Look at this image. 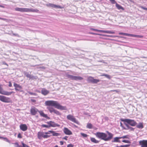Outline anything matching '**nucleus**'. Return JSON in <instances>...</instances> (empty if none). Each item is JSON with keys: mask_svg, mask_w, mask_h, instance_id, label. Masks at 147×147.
Returning a JSON list of instances; mask_svg holds the SVG:
<instances>
[{"mask_svg": "<svg viewBox=\"0 0 147 147\" xmlns=\"http://www.w3.org/2000/svg\"><path fill=\"white\" fill-rule=\"evenodd\" d=\"M46 105L49 106L47 107L51 113H54L57 115H60V113L57 110L54 109L53 107L50 106L54 107L55 108L61 110H66V108L65 107L60 105L57 101L53 100H48L45 102Z\"/></svg>", "mask_w": 147, "mask_h": 147, "instance_id": "1", "label": "nucleus"}, {"mask_svg": "<svg viewBox=\"0 0 147 147\" xmlns=\"http://www.w3.org/2000/svg\"><path fill=\"white\" fill-rule=\"evenodd\" d=\"M106 132L107 134L103 132H97L95 135L97 138L105 141H110L113 138V134L108 131H106Z\"/></svg>", "mask_w": 147, "mask_h": 147, "instance_id": "2", "label": "nucleus"}, {"mask_svg": "<svg viewBox=\"0 0 147 147\" xmlns=\"http://www.w3.org/2000/svg\"><path fill=\"white\" fill-rule=\"evenodd\" d=\"M121 120L132 126H135L137 124V123L134 120L129 119H121Z\"/></svg>", "mask_w": 147, "mask_h": 147, "instance_id": "3", "label": "nucleus"}, {"mask_svg": "<svg viewBox=\"0 0 147 147\" xmlns=\"http://www.w3.org/2000/svg\"><path fill=\"white\" fill-rule=\"evenodd\" d=\"M67 77L68 78L72 80L78 81L79 80H82L83 79V78L79 76H76L73 75L67 74Z\"/></svg>", "mask_w": 147, "mask_h": 147, "instance_id": "4", "label": "nucleus"}, {"mask_svg": "<svg viewBox=\"0 0 147 147\" xmlns=\"http://www.w3.org/2000/svg\"><path fill=\"white\" fill-rule=\"evenodd\" d=\"M45 133L42 131L38 132L37 133V137L39 139H41L42 137L44 138H48L50 136L45 134Z\"/></svg>", "mask_w": 147, "mask_h": 147, "instance_id": "5", "label": "nucleus"}, {"mask_svg": "<svg viewBox=\"0 0 147 147\" xmlns=\"http://www.w3.org/2000/svg\"><path fill=\"white\" fill-rule=\"evenodd\" d=\"M87 81L89 83L97 84L98 82H100V80L98 79H95L93 77L90 76L88 78Z\"/></svg>", "mask_w": 147, "mask_h": 147, "instance_id": "6", "label": "nucleus"}, {"mask_svg": "<svg viewBox=\"0 0 147 147\" xmlns=\"http://www.w3.org/2000/svg\"><path fill=\"white\" fill-rule=\"evenodd\" d=\"M0 100L3 102L8 103L10 102L11 100L9 98L7 97L4 96L0 95Z\"/></svg>", "mask_w": 147, "mask_h": 147, "instance_id": "7", "label": "nucleus"}, {"mask_svg": "<svg viewBox=\"0 0 147 147\" xmlns=\"http://www.w3.org/2000/svg\"><path fill=\"white\" fill-rule=\"evenodd\" d=\"M1 85H0V93L4 95H11L13 92H8L7 91H4L3 88L1 87Z\"/></svg>", "mask_w": 147, "mask_h": 147, "instance_id": "8", "label": "nucleus"}, {"mask_svg": "<svg viewBox=\"0 0 147 147\" xmlns=\"http://www.w3.org/2000/svg\"><path fill=\"white\" fill-rule=\"evenodd\" d=\"M13 86L15 87V89L16 91L22 92V86L15 83H14Z\"/></svg>", "mask_w": 147, "mask_h": 147, "instance_id": "9", "label": "nucleus"}, {"mask_svg": "<svg viewBox=\"0 0 147 147\" xmlns=\"http://www.w3.org/2000/svg\"><path fill=\"white\" fill-rule=\"evenodd\" d=\"M67 119L69 120H70L72 122L78 124V121L76 120V119L73 116L69 115L67 116Z\"/></svg>", "mask_w": 147, "mask_h": 147, "instance_id": "10", "label": "nucleus"}, {"mask_svg": "<svg viewBox=\"0 0 147 147\" xmlns=\"http://www.w3.org/2000/svg\"><path fill=\"white\" fill-rule=\"evenodd\" d=\"M47 123L49 125L48 126H50V127H59L60 126V125L52 121H48Z\"/></svg>", "mask_w": 147, "mask_h": 147, "instance_id": "11", "label": "nucleus"}, {"mask_svg": "<svg viewBox=\"0 0 147 147\" xmlns=\"http://www.w3.org/2000/svg\"><path fill=\"white\" fill-rule=\"evenodd\" d=\"M140 147H147V140H143L140 141L139 142Z\"/></svg>", "mask_w": 147, "mask_h": 147, "instance_id": "12", "label": "nucleus"}, {"mask_svg": "<svg viewBox=\"0 0 147 147\" xmlns=\"http://www.w3.org/2000/svg\"><path fill=\"white\" fill-rule=\"evenodd\" d=\"M38 111H39L38 109L34 107H32L30 110L31 114L33 115H35L36 114Z\"/></svg>", "mask_w": 147, "mask_h": 147, "instance_id": "13", "label": "nucleus"}, {"mask_svg": "<svg viewBox=\"0 0 147 147\" xmlns=\"http://www.w3.org/2000/svg\"><path fill=\"white\" fill-rule=\"evenodd\" d=\"M46 5L47 7H50L56 8L61 9L63 8L62 7H61V6L57 5L52 3H49V4H47Z\"/></svg>", "mask_w": 147, "mask_h": 147, "instance_id": "14", "label": "nucleus"}, {"mask_svg": "<svg viewBox=\"0 0 147 147\" xmlns=\"http://www.w3.org/2000/svg\"><path fill=\"white\" fill-rule=\"evenodd\" d=\"M20 129L23 131H25L28 129L27 125L25 124H21L20 126Z\"/></svg>", "mask_w": 147, "mask_h": 147, "instance_id": "15", "label": "nucleus"}, {"mask_svg": "<svg viewBox=\"0 0 147 147\" xmlns=\"http://www.w3.org/2000/svg\"><path fill=\"white\" fill-rule=\"evenodd\" d=\"M15 9L16 11L21 12H27V8L16 7Z\"/></svg>", "mask_w": 147, "mask_h": 147, "instance_id": "16", "label": "nucleus"}, {"mask_svg": "<svg viewBox=\"0 0 147 147\" xmlns=\"http://www.w3.org/2000/svg\"><path fill=\"white\" fill-rule=\"evenodd\" d=\"M63 132L66 135H70L72 134V132L67 128L65 127L64 128Z\"/></svg>", "mask_w": 147, "mask_h": 147, "instance_id": "17", "label": "nucleus"}, {"mask_svg": "<svg viewBox=\"0 0 147 147\" xmlns=\"http://www.w3.org/2000/svg\"><path fill=\"white\" fill-rule=\"evenodd\" d=\"M38 112L40 113V115L43 117H44L47 119H49L50 118L49 117H48L47 114H45L44 113L41 111H39Z\"/></svg>", "mask_w": 147, "mask_h": 147, "instance_id": "18", "label": "nucleus"}, {"mask_svg": "<svg viewBox=\"0 0 147 147\" xmlns=\"http://www.w3.org/2000/svg\"><path fill=\"white\" fill-rule=\"evenodd\" d=\"M41 92L43 95H46L49 93V92L45 88H43L41 91Z\"/></svg>", "mask_w": 147, "mask_h": 147, "instance_id": "19", "label": "nucleus"}, {"mask_svg": "<svg viewBox=\"0 0 147 147\" xmlns=\"http://www.w3.org/2000/svg\"><path fill=\"white\" fill-rule=\"evenodd\" d=\"M49 132H50V133L52 134L53 136H59L60 134V133H56L55 132V131L52 130L49 131Z\"/></svg>", "mask_w": 147, "mask_h": 147, "instance_id": "20", "label": "nucleus"}, {"mask_svg": "<svg viewBox=\"0 0 147 147\" xmlns=\"http://www.w3.org/2000/svg\"><path fill=\"white\" fill-rule=\"evenodd\" d=\"M124 124L125 125L126 127H127V130L129 129L130 131H134V128H133L130 126L128 124L125 123H124Z\"/></svg>", "mask_w": 147, "mask_h": 147, "instance_id": "21", "label": "nucleus"}, {"mask_svg": "<svg viewBox=\"0 0 147 147\" xmlns=\"http://www.w3.org/2000/svg\"><path fill=\"white\" fill-rule=\"evenodd\" d=\"M120 139V137H116L114 138V140H112V142H120V141L119 140Z\"/></svg>", "mask_w": 147, "mask_h": 147, "instance_id": "22", "label": "nucleus"}, {"mask_svg": "<svg viewBox=\"0 0 147 147\" xmlns=\"http://www.w3.org/2000/svg\"><path fill=\"white\" fill-rule=\"evenodd\" d=\"M136 127L139 129H142L144 127L143 123L140 122L136 125Z\"/></svg>", "mask_w": 147, "mask_h": 147, "instance_id": "23", "label": "nucleus"}, {"mask_svg": "<svg viewBox=\"0 0 147 147\" xmlns=\"http://www.w3.org/2000/svg\"><path fill=\"white\" fill-rule=\"evenodd\" d=\"M90 140L92 142L95 143H98L99 142V141L96 140L94 138H91Z\"/></svg>", "mask_w": 147, "mask_h": 147, "instance_id": "24", "label": "nucleus"}, {"mask_svg": "<svg viewBox=\"0 0 147 147\" xmlns=\"http://www.w3.org/2000/svg\"><path fill=\"white\" fill-rule=\"evenodd\" d=\"M116 6L117 7V8L119 9H121L122 10H124V8L122 7L121 5L117 4V3H116Z\"/></svg>", "mask_w": 147, "mask_h": 147, "instance_id": "25", "label": "nucleus"}, {"mask_svg": "<svg viewBox=\"0 0 147 147\" xmlns=\"http://www.w3.org/2000/svg\"><path fill=\"white\" fill-rule=\"evenodd\" d=\"M132 37H135L136 38H142L143 37V36L142 35H137L135 34H132Z\"/></svg>", "mask_w": 147, "mask_h": 147, "instance_id": "26", "label": "nucleus"}, {"mask_svg": "<svg viewBox=\"0 0 147 147\" xmlns=\"http://www.w3.org/2000/svg\"><path fill=\"white\" fill-rule=\"evenodd\" d=\"M102 36H105V37H118L117 36L107 35H106V34H102Z\"/></svg>", "mask_w": 147, "mask_h": 147, "instance_id": "27", "label": "nucleus"}, {"mask_svg": "<svg viewBox=\"0 0 147 147\" xmlns=\"http://www.w3.org/2000/svg\"><path fill=\"white\" fill-rule=\"evenodd\" d=\"M24 74L27 77L29 78H30V77L31 75L29 74V73L28 72H27L26 71H24Z\"/></svg>", "mask_w": 147, "mask_h": 147, "instance_id": "28", "label": "nucleus"}, {"mask_svg": "<svg viewBox=\"0 0 147 147\" xmlns=\"http://www.w3.org/2000/svg\"><path fill=\"white\" fill-rule=\"evenodd\" d=\"M101 76H104L109 79H110L111 78V77L110 75L107 74H102Z\"/></svg>", "mask_w": 147, "mask_h": 147, "instance_id": "29", "label": "nucleus"}, {"mask_svg": "<svg viewBox=\"0 0 147 147\" xmlns=\"http://www.w3.org/2000/svg\"><path fill=\"white\" fill-rule=\"evenodd\" d=\"M35 9H33L27 8V12H34Z\"/></svg>", "mask_w": 147, "mask_h": 147, "instance_id": "30", "label": "nucleus"}, {"mask_svg": "<svg viewBox=\"0 0 147 147\" xmlns=\"http://www.w3.org/2000/svg\"><path fill=\"white\" fill-rule=\"evenodd\" d=\"M29 78L32 80L36 79H37V77L31 75Z\"/></svg>", "mask_w": 147, "mask_h": 147, "instance_id": "31", "label": "nucleus"}, {"mask_svg": "<svg viewBox=\"0 0 147 147\" xmlns=\"http://www.w3.org/2000/svg\"><path fill=\"white\" fill-rule=\"evenodd\" d=\"M86 127L87 128L89 129H91L92 127V125L91 123H88Z\"/></svg>", "mask_w": 147, "mask_h": 147, "instance_id": "32", "label": "nucleus"}, {"mask_svg": "<svg viewBox=\"0 0 147 147\" xmlns=\"http://www.w3.org/2000/svg\"><path fill=\"white\" fill-rule=\"evenodd\" d=\"M0 139H3V140L5 141H6L9 142V140L7 139V138H3L1 137L0 136Z\"/></svg>", "mask_w": 147, "mask_h": 147, "instance_id": "33", "label": "nucleus"}, {"mask_svg": "<svg viewBox=\"0 0 147 147\" xmlns=\"http://www.w3.org/2000/svg\"><path fill=\"white\" fill-rule=\"evenodd\" d=\"M129 136L128 135H126L123 136L122 137H120V139L123 138V139H129V138L128 137Z\"/></svg>", "mask_w": 147, "mask_h": 147, "instance_id": "34", "label": "nucleus"}, {"mask_svg": "<svg viewBox=\"0 0 147 147\" xmlns=\"http://www.w3.org/2000/svg\"><path fill=\"white\" fill-rule=\"evenodd\" d=\"M122 142L124 143H129L130 144L131 143V142L128 140H123L122 141Z\"/></svg>", "mask_w": 147, "mask_h": 147, "instance_id": "35", "label": "nucleus"}, {"mask_svg": "<svg viewBox=\"0 0 147 147\" xmlns=\"http://www.w3.org/2000/svg\"><path fill=\"white\" fill-rule=\"evenodd\" d=\"M105 33H109L111 34H114L115 33V32H112L109 30L106 31Z\"/></svg>", "mask_w": 147, "mask_h": 147, "instance_id": "36", "label": "nucleus"}, {"mask_svg": "<svg viewBox=\"0 0 147 147\" xmlns=\"http://www.w3.org/2000/svg\"><path fill=\"white\" fill-rule=\"evenodd\" d=\"M41 126L42 127H46L47 128H49L50 126H49L48 125H47L45 124H42L41 125Z\"/></svg>", "mask_w": 147, "mask_h": 147, "instance_id": "37", "label": "nucleus"}, {"mask_svg": "<svg viewBox=\"0 0 147 147\" xmlns=\"http://www.w3.org/2000/svg\"><path fill=\"white\" fill-rule=\"evenodd\" d=\"M28 93L29 94H30L31 95H36V93H33V92H28Z\"/></svg>", "mask_w": 147, "mask_h": 147, "instance_id": "38", "label": "nucleus"}, {"mask_svg": "<svg viewBox=\"0 0 147 147\" xmlns=\"http://www.w3.org/2000/svg\"><path fill=\"white\" fill-rule=\"evenodd\" d=\"M81 134L82 136L84 137H86L88 136V135L86 134H85L84 133H81Z\"/></svg>", "mask_w": 147, "mask_h": 147, "instance_id": "39", "label": "nucleus"}, {"mask_svg": "<svg viewBox=\"0 0 147 147\" xmlns=\"http://www.w3.org/2000/svg\"><path fill=\"white\" fill-rule=\"evenodd\" d=\"M109 1L113 4H116V3H117L115 0H109Z\"/></svg>", "mask_w": 147, "mask_h": 147, "instance_id": "40", "label": "nucleus"}, {"mask_svg": "<svg viewBox=\"0 0 147 147\" xmlns=\"http://www.w3.org/2000/svg\"><path fill=\"white\" fill-rule=\"evenodd\" d=\"M18 137L19 138H22V135H21V134H20V133H19L18 134Z\"/></svg>", "mask_w": 147, "mask_h": 147, "instance_id": "41", "label": "nucleus"}, {"mask_svg": "<svg viewBox=\"0 0 147 147\" xmlns=\"http://www.w3.org/2000/svg\"><path fill=\"white\" fill-rule=\"evenodd\" d=\"M132 34H128V33H125V36H131V37H132Z\"/></svg>", "mask_w": 147, "mask_h": 147, "instance_id": "42", "label": "nucleus"}, {"mask_svg": "<svg viewBox=\"0 0 147 147\" xmlns=\"http://www.w3.org/2000/svg\"><path fill=\"white\" fill-rule=\"evenodd\" d=\"M91 34H93L98 35H100V36H102V34H98V33H91Z\"/></svg>", "mask_w": 147, "mask_h": 147, "instance_id": "43", "label": "nucleus"}, {"mask_svg": "<svg viewBox=\"0 0 147 147\" xmlns=\"http://www.w3.org/2000/svg\"><path fill=\"white\" fill-rule=\"evenodd\" d=\"M98 62H102L106 64L107 63L105 62V61L103 60L98 61Z\"/></svg>", "mask_w": 147, "mask_h": 147, "instance_id": "44", "label": "nucleus"}, {"mask_svg": "<svg viewBox=\"0 0 147 147\" xmlns=\"http://www.w3.org/2000/svg\"><path fill=\"white\" fill-rule=\"evenodd\" d=\"M125 33H123V32H119V34L120 35H125Z\"/></svg>", "mask_w": 147, "mask_h": 147, "instance_id": "45", "label": "nucleus"}, {"mask_svg": "<svg viewBox=\"0 0 147 147\" xmlns=\"http://www.w3.org/2000/svg\"><path fill=\"white\" fill-rule=\"evenodd\" d=\"M73 146H74V145H73L72 144H69L67 146V147H73Z\"/></svg>", "mask_w": 147, "mask_h": 147, "instance_id": "46", "label": "nucleus"}, {"mask_svg": "<svg viewBox=\"0 0 147 147\" xmlns=\"http://www.w3.org/2000/svg\"><path fill=\"white\" fill-rule=\"evenodd\" d=\"M9 84L8 85L9 86V87H11L12 86V84H11V82H10V81L9 82Z\"/></svg>", "mask_w": 147, "mask_h": 147, "instance_id": "47", "label": "nucleus"}, {"mask_svg": "<svg viewBox=\"0 0 147 147\" xmlns=\"http://www.w3.org/2000/svg\"><path fill=\"white\" fill-rule=\"evenodd\" d=\"M141 8L142 9H144V10H147V8H146V7H142H142H141Z\"/></svg>", "mask_w": 147, "mask_h": 147, "instance_id": "48", "label": "nucleus"}, {"mask_svg": "<svg viewBox=\"0 0 147 147\" xmlns=\"http://www.w3.org/2000/svg\"><path fill=\"white\" fill-rule=\"evenodd\" d=\"M67 138H68L67 136H65V137H63L62 139H65V140H67Z\"/></svg>", "mask_w": 147, "mask_h": 147, "instance_id": "49", "label": "nucleus"}, {"mask_svg": "<svg viewBox=\"0 0 147 147\" xmlns=\"http://www.w3.org/2000/svg\"><path fill=\"white\" fill-rule=\"evenodd\" d=\"M31 101L33 102H36V100H34V99H31Z\"/></svg>", "mask_w": 147, "mask_h": 147, "instance_id": "50", "label": "nucleus"}, {"mask_svg": "<svg viewBox=\"0 0 147 147\" xmlns=\"http://www.w3.org/2000/svg\"><path fill=\"white\" fill-rule=\"evenodd\" d=\"M3 64L5 65H6L7 66H8V65L5 62H3Z\"/></svg>", "mask_w": 147, "mask_h": 147, "instance_id": "51", "label": "nucleus"}, {"mask_svg": "<svg viewBox=\"0 0 147 147\" xmlns=\"http://www.w3.org/2000/svg\"><path fill=\"white\" fill-rule=\"evenodd\" d=\"M0 20H6V19L5 18H2L0 17Z\"/></svg>", "mask_w": 147, "mask_h": 147, "instance_id": "52", "label": "nucleus"}, {"mask_svg": "<svg viewBox=\"0 0 147 147\" xmlns=\"http://www.w3.org/2000/svg\"><path fill=\"white\" fill-rule=\"evenodd\" d=\"M91 29L93 31H97V30H98V29H94V28H91Z\"/></svg>", "mask_w": 147, "mask_h": 147, "instance_id": "53", "label": "nucleus"}, {"mask_svg": "<svg viewBox=\"0 0 147 147\" xmlns=\"http://www.w3.org/2000/svg\"><path fill=\"white\" fill-rule=\"evenodd\" d=\"M60 144L61 145H63V142L62 141H60Z\"/></svg>", "mask_w": 147, "mask_h": 147, "instance_id": "54", "label": "nucleus"}, {"mask_svg": "<svg viewBox=\"0 0 147 147\" xmlns=\"http://www.w3.org/2000/svg\"><path fill=\"white\" fill-rule=\"evenodd\" d=\"M35 11H34V12H38L39 11V10L37 9H35Z\"/></svg>", "mask_w": 147, "mask_h": 147, "instance_id": "55", "label": "nucleus"}, {"mask_svg": "<svg viewBox=\"0 0 147 147\" xmlns=\"http://www.w3.org/2000/svg\"><path fill=\"white\" fill-rule=\"evenodd\" d=\"M123 129L125 130H127V127H125L123 126V127H122Z\"/></svg>", "mask_w": 147, "mask_h": 147, "instance_id": "56", "label": "nucleus"}, {"mask_svg": "<svg viewBox=\"0 0 147 147\" xmlns=\"http://www.w3.org/2000/svg\"><path fill=\"white\" fill-rule=\"evenodd\" d=\"M49 132H49V131L48 132H45V134H46V135H47V134H50Z\"/></svg>", "mask_w": 147, "mask_h": 147, "instance_id": "57", "label": "nucleus"}, {"mask_svg": "<svg viewBox=\"0 0 147 147\" xmlns=\"http://www.w3.org/2000/svg\"><path fill=\"white\" fill-rule=\"evenodd\" d=\"M102 30H98L97 32H102Z\"/></svg>", "mask_w": 147, "mask_h": 147, "instance_id": "58", "label": "nucleus"}, {"mask_svg": "<svg viewBox=\"0 0 147 147\" xmlns=\"http://www.w3.org/2000/svg\"><path fill=\"white\" fill-rule=\"evenodd\" d=\"M105 32H106V30H102V32L104 33H105Z\"/></svg>", "mask_w": 147, "mask_h": 147, "instance_id": "59", "label": "nucleus"}, {"mask_svg": "<svg viewBox=\"0 0 147 147\" xmlns=\"http://www.w3.org/2000/svg\"><path fill=\"white\" fill-rule=\"evenodd\" d=\"M13 35H15V36H18V34H14L13 33Z\"/></svg>", "mask_w": 147, "mask_h": 147, "instance_id": "60", "label": "nucleus"}, {"mask_svg": "<svg viewBox=\"0 0 147 147\" xmlns=\"http://www.w3.org/2000/svg\"><path fill=\"white\" fill-rule=\"evenodd\" d=\"M15 144L16 145V146L15 147H18V144L17 142H16L15 143Z\"/></svg>", "mask_w": 147, "mask_h": 147, "instance_id": "61", "label": "nucleus"}, {"mask_svg": "<svg viewBox=\"0 0 147 147\" xmlns=\"http://www.w3.org/2000/svg\"><path fill=\"white\" fill-rule=\"evenodd\" d=\"M130 2L134 3V1L133 0H129Z\"/></svg>", "mask_w": 147, "mask_h": 147, "instance_id": "62", "label": "nucleus"}, {"mask_svg": "<svg viewBox=\"0 0 147 147\" xmlns=\"http://www.w3.org/2000/svg\"><path fill=\"white\" fill-rule=\"evenodd\" d=\"M120 126L122 127H123V125L122 123H120Z\"/></svg>", "mask_w": 147, "mask_h": 147, "instance_id": "63", "label": "nucleus"}, {"mask_svg": "<svg viewBox=\"0 0 147 147\" xmlns=\"http://www.w3.org/2000/svg\"><path fill=\"white\" fill-rule=\"evenodd\" d=\"M0 7H2V8L4 7L3 6L1 5H0Z\"/></svg>", "mask_w": 147, "mask_h": 147, "instance_id": "64", "label": "nucleus"}]
</instances>
